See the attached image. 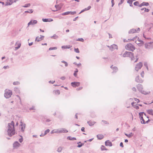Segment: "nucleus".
<instances>
[{"label":"nucleus","instance_id":"nucleus-26","mask_svg":"<svg viewBox=\"0 0 153 153\" xmlns=\"http://www.w3.org/2000/svg\"><path fill=\"white\" fill-rule=\"evenodd\" d=\"M51 38L54 39H56L58 38V36L54 34L53 36H51Z\"/></svg>","mask_w":153,"mask_h":153},{"label":"nucleus","instance_id":"nucleus-23","mask_svg":"<svg viewBox=\"0 0 153 153\" xmlns=\"http://www.w3.org/2000/svg\"><path fill=\"white\" fill-rule=\"evenodd\" d=\"M78 72V69L77 68H76L75 69V70L74 71V76L75 77H77V73Z\"/></svg>","mask_w":153,"mask_h":153},{"label":"nucleus","instance_id":"nucleus-36","mask_svg":"<svg viewBox=\"0 0 153 153\" xmlns=\"http://www.w3.org/2000/svg\"><path fill=\"white\" fill-rule=\"evenodd\" d=\"M61 62H62V63H64L65 64V67H67L68 66V63L67 62H66V61H61Z\"/></svg>","mask_w":153,"mask_h":153},{"label":"nucleus","instance_id":"nucleus-55","mask_svg":"<svg viewBox=\"0 0 153 153\" xmlns=\"http://www.w3.org/2000/svg\"><path fill=\"white\" fill-rule=\"evenodd\" d=\"M120 146L122 147H123V143L122 142H121V143H120Z\"/></svg>","mask_w":153,"mask_h":153},{"label":"nucleus","instance_id":"nucleus-49","mask_svg":"<svg viewBox=\"0 0 153 153\" xmlns=\"http://www.w3.org/2000/svg\"><path fill=\"white\" fill-rule=\"evenodd\" d=\"M19 141L20 143H22L23 141V139L22 137L21 136V138L19 139Z\"/></svg>","mask_w":153,"mask_h":153},{"label":"nucleus","instance_id":"nucleus-30","mask_svg":"<svg viewBox=\"0 0 153 153\" xmlns=\"http://www.w3.org/2000/svg\"><path fill=\"white\" fill-rule=\"evenodd\" d=\"M70 14V11H67L64 13H63L62 14V15L64 16L68 15Z\"/></svg>","mask_w":153,"mask_h":153},{"label":"nucleus","instance_id":"nucleus-11","mask_svg":"<svg viewBox=\"0 0 153 153\" xmlns=\"http://www.w3.org/2000/svg\"><path fill=\"white\" fill-rule=\"evenodd\" d=\"M37 21L36 20H31L28 24L29 26L30 25H33L37 23Z\"/></svg>","mask_w":153,"mask_h":153},{"label":"nucleus","instance_id":"nucleus-16","mask_svg":"<svg viewBox=\"0 0 153 153\" xmlns=\"http://www.w3.org/2000/svg\"><path fill=\"white\" fill-rule=\"evenodd\" d=\"M20 146V144L17 142H15L13 144V147L15 148H17Z\"/></svg>","mask_w":153,"mask_h":153},{"label":"nucleus","instance_id":"nucleus-14","mask_svg":"<svg viewBox=\"0 0 153 153\" xmlns=\"http://www.w3.org/2000/svg\"><path fill=\"white\" fill-rule=\"evenodd\" d=\"M131 53V52L126 51L123 54V56L124 57H129Z\"/></svg>","mask_w":153,"mask_h":153},{"label":"nucleus","instance_id":"nucleus-35","mask_svg":"<svg viewBox=\"0 0 153 153\" xmlns=\"http://www.w3.org/2000/svg\"><path fill=\"white\" fill-rule=\"evenodd\" d=\"M49 19H42V20L43 22H49Z\"/></svg>","mask_w":153,"mask_h":153},{"label":"nucleus","instance_id":"nucleus-42","mask_svg":"<svg viewBox=\"0 0 153 153\" xmlns=\"http://www.w3.org/2000/svg\"><path fill=\"white\" fill-rule=\"evenodd\" d=\"M77 41H80L82 42H83L84 41V39L82 38H78L76 40Z\"/></svg>","mask_w":153,"mask_h":153},{"label":"nucleus","instance_id":"nucleus-22","mask_svg":"<svg viewBox=\"0 0 153 153\" xmlns=\"http://www.w3.org/2000/svg\"><path fill=\"white\" fill-rule=\"evenodd\" d=\"M152 42H150L149 43H146L145 44V48H149L150 46V45L152 44Z\"/></svg>","mask_w":153,"mask_h":153},{"label":"nucleus","instance_id":"nucleus-47","mask_svg":"<svg viewBox=\"0 0 153 153\" xmlns=\"http://www.w3.org/2000/svg\"><path fill=\"white\" fill-rule=\"evenodd\" d=\"M134 100L135 101H136V102H137V103H138L139 102L140 100L139 99H137V98H134Z\"/></svg>","mask_w":153,"mask_h":153},{"label":"nucleus","instance_id":"nucleus-25","mask_svg":"<svg viewBox=\"0 0 153 153\" xmlns=\"http://www.w3.org/2000/svg\"><path fill=\"white\" fill-rule=\"evenodd\" d=\"M125 135L129 138L131 137L133 135V134L132 133H131L129 134H125Z\"/></svg>","mask_w":153,"mask_h":153},{"label":"nucleus","instance_id":"nucleus-51","mask_svg":"<svg viewBox=\"0 0 153 153\" xmlns=\"http://www.w3.org/2000/svg\"><path fill=\"white\" fill-rule=\"evenodd\" d=\"M144 72L143 71H142L141 74V75L143 77L144 76Z\"/></svg>","mask_w":153,"mask_h":153},{"label":"nucleus","instance_id":"nucleus-52","mask_svg":"<svg viewBox=\"0 0 153 153\" xmlns=\"http://www.w3.org/2000/svg\"><path fill=\"white\" fill-rule=\"evenodd\" d=\"M50 131V130L49 129H47L45 131V134H46L48 133Z\"/></svg>","mask_w":153,"mask_h":153},{"label":"nucleus","instance_id":"nucleus-32","mask_svg":"<svg viewBox=\"0 0 153 153\" xmlns=\"http://www.w3.org/2000/svg\"><path fill=\"white\" fill-rule=\"evenodd\" d=\"M21 44L20 43H18V46L15 47V49L16 50L18 49L21 46Z\"/></svg>","mask_w":153,"mask_h":153},{"label":"nucleus","instance_id":"nucleus-41","mask_svg":"<svg viewBox=\"0 0 153 153\" xmlns=\"http://www.w3.org/2000/svg\"><path fill=\"white\" fill-rule=\"evenodd\" d=\"M112 48H114V49H117V45L114 44L112 45Z\"/></svg>","mask_w":153,"mask_h":153},{"label":"nucleus","instance_id":"nucleus-63","mask_svg":"<svg viewBox=\"0 0 153 153\" xmlns=\"http://www.w3.org/2000/svg\"><path fill=\"white\" fill-rule=\"evenodd\" d=\"M33 42H31L30 43H29L28 45H29V46H30L31 45H33Z\"/></svg>","mask_w":153,"mask_h":153},{"label":"nucleus","instance_id":"nucleus-15","mask_svg":"<svg viewBox=\"0 0 153 153\" xmlns=\"http://www.w3.org/2000/svg\"><path fill=\"white\" fill-rule=\"evenodd\" d=\"M105 144L106 146H112V143L109 140L106 141L105 142Z\"/></svg>","mask_w":153,"mask_h":153},{"label":"nucleus","instance_id":"nucleus-56","mask_svg":"<svg viewBox=\"0 0 153 153\" xmlns=\"http://www.w3.org/2000/svg\"><path fill=\"white\" fill-rule=\"evenodd\" d=\"M149 10L148 9L145 8V11L146 12H148Z\"/></svg>","mask_w":153,"mask_h":153},{"label":"nucleus","instance_id":"nucleus-7","mask_svg":"<svg viewBox=\"0 0 153 153\" xmlns=\"http://www.w3.org/2000/svg\"><path fill=\"white\" fill-rule=\"evenodd\" d=\"M137 88L138 89V90L142 93L143 94H147V93L145 92L144 91H143V88L142 86L141 85L139 84L137 85Z\"/></svg>","mask_w":153,"mask_h":153},{"label":"nucleus","instance_id":"nucleus-17","mask_svg":"<svg viewBox=\"0 0 153 153\" xmlns=\"http://www.w3.org/2000/svg\"><path fill=\"white\" fill-rule=\"evenodd\" d=\"M68 132L67 130L65 129H61L59 131H57V132L58 133H66Z\"/></svg>","mask_w":153,"mask_h":153},{"label":"nucleus","instance_id":"nucleus-33","mask_svg":"<svg viewBox=\"0 0 153 153\" xmlns=\"http://www.w3.org/2000/svg\"><path fill=\"white\" fill-rule=\"evenodd\" d=\"M78 145L77 146V147H80L82 146L83 145V144L82 143H81L80 142H79L78 143Z\"/></svg>","mask_w":153,"mask_h":153},{"label":"nucleus","instance_id":"nucleus-6","mask_svg":"<svg viewBox=\"0 0 153 153\" xmlns=\"http://www.w3.org/2000/svg\"><path fill=\"white\" fill-rule=\"evenodd\" d=\"M143 66V64L141 62H139L135 66V69L136 71H138Z\"/></svg>","mask_w":153,"mask_h":153},{"label":"nucleus","instance_id":"nucleus-59","mask_svg":"<svg viewBox=\"0 0 153 153\" xmlns=\"http://www.w3.org/2000/svg\"><path fill=\"white\" fill-rule=\"evenodd\" d=\"M81 65V64L80 63H79L78 64H77V65H77V66L78 67H79V66Z\"/></svg>","mask_w":153,"mask_h":153},{"label":"nucleus","instance_id":"nucleus-2","mask_svg":"<svg viewBox=\"0 0 153 153\" xmlns=\"http://www.w3.org/2000/svg\"><path fill=\"white\" fill-rule=\"evenodd\" d=\"M129 57L130 58L131 61L134 62H137L138 59V56H134V54L132 52H131V54H130Z\"/></svg>","mask_w":153,"mask_h":153},{"label":"nucleus","instance_id":"nucleus-61","mask_svg":"<svg viewBox=\"0 0 153 153\" xmlns=\"http://www.w3.org/2000/svg\"><path fill=\"white\" fill-rule=\"evenodd\" d=\"M7 67H8V66H4L3 68H4V69H6Z\"/></svg>","mask_w":153,"mask_h":153},{"label":"nucleus","instance_id":"nucleus-34","mask_svg":"<svg viewBox=\"0 0 153 153\" xmlns=\"http://www.w3.org/2000/svg\"><path fill=\"white\" fill-rule=\"evenodd\" d=\"M13 84L14 85H17L20 84V82L18 81H16L14 82Z\"/></svg>","mask_w":153,"mask_h":153},{"label":"nucleus","instance_id":"nucleus-3","mask_svg":"<svg viewBox=\"0 0 153 153\" xmlns=\"http://www.w3.org/2000/svg\"><path fill=\"white\" fill-rule=\"evenodd\" d=\"M125 48L126 50L131 51H133L135 49V47L131 43L127 44Z\"/></svg>","mask_w":153,"mask_h":153},{"label":"nucleus","instance_id":"nucleus-24","mask_svg":"<svg viewBox=\"0 0 153 153\" xmlns=\"http://www.w3.org/2000/svg\"><path fill=\"white\" fill-rule=\"evenodd\" d=\"M111 67L113 69L114 71L116 72L118 70L117 68V67H114L113 65H112Z\"/></svg>","mask_w":153,"mask_h":153},{"label":"nucleus","instance_id":"nucleus-19","mask_svg":"<svg viewBox=\"0 0 153 153\" xmlns=\"http://www.w3.org/2000/svg\"><path fill=\"white\" fill-rule=\"evenodd\" d=\"M147 112L149 114L153 116V110L152 109L147 110Z\"/></svg>","mask_w":153,"mask_h":153},{"label":"nucleus","instance_id":"nucleus-44","mask_svg":"<svg viewBox=\"0 0 153 153\" xmlns=\"http://www.w3.org/2000/svg\"><path fill=\"white\" fill-rule=\"evenodd\" d=\"M68 138L70 140H76V138L74 137L72 138L71 137H68Z\"/></svg>","mask_w":153,"mask_h":153},{"label":"nucleus","instance_id":"nucleus-13","mask_svg":"<svg viewBox=\"0 0 153 153\" xmlns=\"http://www.w3.org/2000/svg\"><path fill=\"white\" fill-rule=\"evenodd\" d=\"M135 42L139 46H141L143 44V42L142 41L139 39H137L135 41Z\"/></svg>","mask_w":153,"mask_h":153},{"label":"nucleus","instance_id":"nucleus-10","mask_svg":"<svg viewBox=\"0 0 153 153\" xmlns=\"http://www.w3.org/2000/svg\"><path fill=\"white\" fill-rule=\"evenodd\" d=\"M16 1V0H9L7 1L6 2V4H5V5H11L13 2H15Z\"/></svg>","mask_w":153,"mask_h":153},{"label":"nucleus","instance_id":"nucleus-20","mask_svg":"<svg viewBox=\"0 0 153 153\" xmlns=\"http://www.w3.org/2000/svg\"><path fill=\"white\" fill-rule=\"evenodd\" d=\"M57 10H53V11H56L57 10H60L61 9L62 7L59 5H55V6Z\"/></svg>","mask_w":153,"mask_h":153},{"label":"nucleus","instance_id":"nucleus-8","mask_svg":"<svg viewBox=\"0 0 153 153\" xmlns=\"http://www.w3.org/2000/svg\"><path fill=\"white\" fill-rule=\"evenodd\" d=\"M71 85L73 87L76 88L80 85V82H71Z\"/></svg>","mask_w":153,"mask_h":153},{"label":"nucleus","instance_id":"nucleus-39","mask_svg":"<svg viewBox=\"0 0 153 153\" xmlns=\"http://www.w3.org/2000/svg\"><path fill=\"white\" fill-rule=\"evenodd\" d=\"M62 49H67L69 48H70L69 47H68V46H62Z\"/></svg>","mask_w":153,"mask_h":153},{"label":"nucleus","instance_id":"nucleus-1","mask_svg":"<svg viewBox=\"0 0 153 153\" xmlns=\"http://www.w3.org/2000/svg\"><path fill=\"white\" fill-rule=\"evenodd\" d=\"M14 125H9L8 130V134L10 136H12L15 134Z\"/></svg>","mask_w":153,"mask_h":153},{"label":"nucleus","instance_id":"nucleus-5","mask_svg":"<svg viewBox=\"0 0 153 153\" xmlns=\"http://www.w3.org/2000/svg\"><path fill=\"white\" fill-rule=\"evenodd\" d=\"M12 92L11 90H6L4 94V97L6 98H9L12 95Z\"/></svg>","mask_w":153,"mask_h":153},{"label":"nucleus","instance_id":"nucleus-50","mask_svg":"<svg viewBox=\"0 0 153 153\" xmlns=\"http://www.w3.org/2000/svg\"><path fill=\"white\" fill-rule=\"evenodd\" d=\"M82 89V87H80L78 88H77L76 90L77 91H78L81 90Z\"/></svg>","mask_w":153,"mask_h":153},{"label":"nucleus","instance_id":"nucleus-31","mask_svg":"<svg viewBox=\"0 0 153 153\" xmlns=\"http://www.w3.org/2000/svg\"><path fill=\"white\" fill-rule=\"evenodd\" d=\"M30 6V3L27 4L24 6H22V7H27Z\"/></svg>","mask_w":153,"mask_h":153},{"label":"nucleus","instance_id":"nucleus-4","mask_svg":"<svg viewBox=\"0 0 153 153\" xmlns=\"http://www.w3.org/2000/svg\"><path fill=\"white\" fill-rule=\"evenodd\" d=\"M144 114V113L143 112H140L139 113V115L140 117V120L141 121V123L143 124H145L149 120L148 118H147V120H145L144 118L143 117V116Z\"/></svg>","mask_w":153,"mask_h":153},{"label":"nucleus","instance_id":"nucleus-37","mask_svg":"<svg viewBox=\"0 0 153 153\" xmlns=\"http://www.w3.org/2000/svg\"><path fill=\"white\" fill-rule=\"evenodd\" d=\"M74 51L76 53H79V51L78 48H74Z\"/></svg>","mask_w":153,"mask_h":153},{"label":"nucleus","instance_id":"nucleus-58","mask_svg":"<svg viewBox=\"0 0 153 153\" xmlns=\"http://www.w3.org/2000/svg\"><path fill=\"white\" fill-rule=\"evenodd\" d=\"M7 124H14L13 121H12L11 123H8Z\"/></svg>","mask_w":153,"mask_h":153},{"label":"nucleus","instance_id":"nucleus-57","mask_svg":"<svg viewBox=\"0 0 153 153\" xmlns=\"http://www.w3.org/2000/svg\"><path fill=\"white\" fill-rule=\"evenodd\" d=\"M54 82H55V81H50L49 82V83H51L52 84H53V83Z\"/></svg>","mask_w":153,"mask_h":153},{"label":"nucleus","instance_id":"nucleus-21","mask_svg":"<svg viewBox=\"0 0 153 153\" xmlns=\"http://www.w3.org/2000/svg\"><path fill=\"white\" fill-rule=\"evenodd\" d=\"M98 139L99 140H101L104 137V136L102 134H99L97 135Z\"/></svg>","mask_w":153,"mask_h":153},{"label":"nucleus","instance_id":"nucleus-29","mask_svg":"<svg viewBox=\"0 0 153 153\" xmlns=\"http://www.w3.org/2000/svg\"><path fill=\"white\" fill-rule=\"evenodd\" d=\"M33 10L32 9H29L28 11H26L25 12V13H32L33 12Z\"/></svg>","mask_w":153,"mask_h":153},{"label":"nucleus","instance_id":"nucleus-54","mask_svg":"<svg viewBox=\"0 0 153 153\" xmlns=\"http://www.w3.org/2000/svg\"><path fill=\"white\" fill-rule=\"evenodd\" d=\"M35 107L33 106L32 107L30 108V110H34L35 109Z\"/></svg>","mask_w":153,"mask_h":153},{"label":"nucleus","instance_id":"nucleus-46","mask_svg":"<svg viewBox=\"0 0 153 153\" xmlns=\"http://www.w3.org/2000/svg\"><path fill=\"white\" fill-rule=\"evenodd\" d=\"M139 3L138 1H136L134 3V5L136 6H137L139 5Z\"/></svg>","mask_w":153,"mask_h":153},{"label":"nucleus","instance_id":"nucleus-43","mask_svg":"<svg viewBox=\"0 0 153 153\" xmlns=\"http://www.w3.org/2000/svg\"><path fill=\"white\" fill-rule=\"evenodd\" d=\"M149 4L147 2H143L142 4V5L143 6V5H146V6H148L149 5Z\"/></svg>","mask_w":153,"mask_h":153},{"label":"nucleus","instance_id":"nucleus-38","mask_svg":"<svg viewBox=\"0 0 153 153\" xmlns=\"http://www.w3.org/2000/svg\"><path fill=\"white\" fill-rule=\"evenodd\" d=\"M101 150H107V149H106L105 147L103 146H102L101 147Z\"/></svg>","mask_w":153,"mask_h":153},{"label":"nucleus","instance_id":"nucleus-27","mask_svg":"<svg viewBox=\"0 0 153 153\" xmlns=\"http://www.w3.org/2000/svg\"><path fill=\"white\" fill-rule=\"evenodd\" d=\"M136 81L138 82H141L142 81V80L139 79V76H137L135 79Z\"/></svg>","mask_w":153,"mask_h":153},{"label":"nucleus","instance_id":"nucleus-60","mask_svg":"<svg viewBox=\"0 0 153 153\" xmlns=\"http://www.w3.org/2000/svg\"><path fill=\"white\" fill-rule=\"evenodd\" d=\"M136 103V102H133L131 103V105L132 106H134L136 105V104H135Z\"/></svg>","mask_w":153,"mask_h":153},{"label":"nucleus","instance_id":"nucleus-45","mask_svg":"<svg viewBox=\"0 0 153 153\" xmlns=\"http://www.w3.org/2000/svg\"><path fill=\"white\" fill-rule=\"evenodd\" d=\"M70 14H71V15H74V14H76V11H74V12L70 11Z\"/></svg>","mask_w":153,"mask_h":153},{"label":"nucleus","instance_id":"nucleus-9","mask_svg":"<svg viewBox=\"0 0 153 153\" xmlns=\"http://www.w3.org/2000/svg\"><path fill=\"white\" fill-rule=\"evenodd\" d=\"M140 31V29L139 28H138L137 30L134 29H131L129 31V33H133L136 32H137Z\"/></svg>","mask_w":153,"mask_h":153},{"label":"nucleus","instance_id":"nucleus-40","mask_svg":"<svg viewBox=\"0 0 153 153\" xmlns=\"http://www.w3.org/2000/svg\"><path fill=\"white\" fill-rule=\"evenodd\" d=\"M57 49L56 47H51L49 48V50H56Z\"/></svg>","mask_w":153,"mask_h":153},{"label":"nucleus","instance_id":"nucleus-62","mask_svg":"<svg viewBox=\"0 0 153 153\" xmlns=\"http://www.w3.org/2000/svg\"><path fill=\"white\" fill-rule=\"evenodd\" d=\"M85 128H84V127H82L81 128V130L82 131H85Z\"/></svg>","mask_w":153,"mask_h":153},{"label":"nucleus","instance_id":"nucleus-28","mask_svg":"<svg viewBox=\"0 0 153 153\" xmlns=\"http://www.w3.org/2000/svg\"><path fill=\"white\" fill-rule=\"evenodd\" d=\"M53 92L56 94L59 95L60 94V91L58 90H54L53 91Z\"/></svg>","mask_w":153,"mask_h":153},{"label":"nucleus","instance_id":"nucleus-18","mask_svg":"<svg viewBox=\"0 0 153 153\" xmlns=\"http://www.w3.org/2000/svg\"><path fill=\"white\" fill-rule=\"evenodd\" d=\"M19 127L20 128L22 131L23 132L24 131L25 127V125H20L19 126Z\"/></svg>","mask_w":153,"mask_h":153},{"label":"nucleus","instance_id":"nucleus-48","mask_svg":"<svg viewBox=\"0 0 153 153\" xmlns=\"http://www.w3.org/2000/svg\"><path fill=\"white\" fill-rule=\"evenodd\" d=\"M86 11V8H85L83 10H82L81 12L79 13V14H80L82 13H83V12Z\"/></svg>","mask_w":153,"mask_h":153},{"label":"nucleus","instance_id":"nucleus-12","mask_svg":"<svg viewBox=\"0 0 153 153\" xmlns=\"http://www.w3.org/2000/svg\"><path fill=\"white\" fill-rule=\"evenodd\" d=\"M40 37L39 36L37 37L35 39V41H37L38 42H39L42 40L44 38V36L40 35Z\"/></svg>","mask_w":153,"mask_h":153},{"label":"nucleus","instance_id":"nucleus-53","mask_svg":"<svg viewBox=\"0 0 153 153\" xmlns=\"http://www.w3.org/2000/svg\"><path fill=\"white\" fill-rule=\"evenodd\" d=\"M60 79L62 80H64L65 79V76H62L60 77Z\"/></svg>","mask_w":153,"mask_h":153},{"label":"nucleus","instance_id":"nucleus-64","mask_svg":"<svg viewBox=\"0 0 153 153\" xmlns=\"http://www.w3.org/2000/svg\"><path fill=\"white\" fill-rule=\"evenodd\" d=\"M53 21V19H49V22H52Z\"/></svg>","mask_w":153,"mask_h":153}]
</instances>
